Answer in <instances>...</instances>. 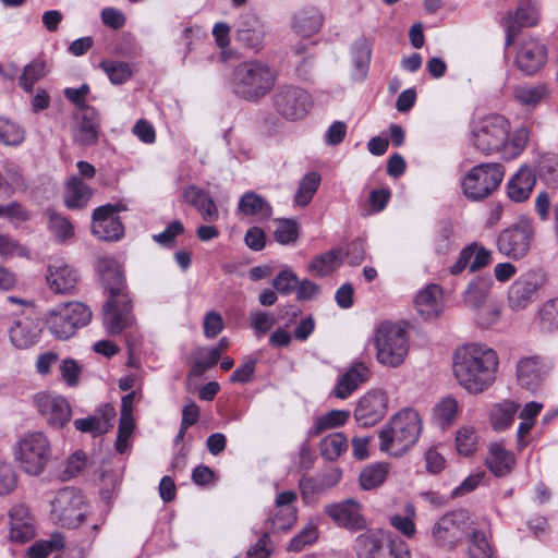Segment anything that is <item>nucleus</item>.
Returning <instances> with one entry per match:
<instances>
[{"label":"nucleus","instance_id":"9d476101","mask_svg":"<svg viewBox=\"0 0 558 558\" xmlns=\"http://www.w3.org/2000/svg\"><path fill=\"white\" fill-rule=\"evenodd\" d=\"M51 519L68 529L77 527L85 515L84 498L75 488L65 487L57 492L51 500Z\"/></svg>","mask_w":558,"mask_h":558},{"label":"nucleus","instance_id":"2eb2a0df","mask_svg":"<svg viewBox=\"0 0 558 558\" xmlns=\"http://www.w3.org/2000/svg\"><path fill=\"white\" fill-rule=\"evenodd\" d=\"M119 207L110 204L96 208L93 213L92 231L99 240L117 241L123 234V226L118 217Z\"/></svg>","mask_w":558,"mask_h":558},{"label":"nucleus","instance_id":"393cba45","mask_svg":"<svg viewBox=\"0 0 558 558\" xmlns=\"http://www.w3.org/2000/svg\"><path fill=\"white\" fill-rule=\"evenodd\" d=\"M414 304L425 319L437 318L442 311V289L435 283L428 284L416 294Z\"/></svg>","mask_w":558,"mask_h":558},{"label":"nucleus","instance_id":"49530a36","mask_svg":"<svg viewBox=\"0 0 558 558\" xmlns=\"http://www.w3.org/2000/svg\"><path fill=\"white\" fill-rule=\"evenodd\" d=\"M473 317L478 327L489 328L500 320L501 305L493 299L487 304L473 311Z\"/></svg>","mask_w":558,"mask_h":558},{"label":"nucleus","instance_id":"423d86ee","mask_svg":"<svg viewBox=\"0 0 558 558\" xmlns=\"http://www.w3.org/2000/svg\"><path fill=\"white\" fill-rule=\"evenodd\" d=\"M90 308L81 302L60 303L49 310L45 323L49 331L58 339L71 338L78 328L92 320Z\"/></svg>","mask_w":558,"mask_h":558},{"label":"nucleus","instance_id":"2f4dec72","mask_svg":"<svg viewBox=\"0 0 558 558\" xmlns=\"http://www.w3.org/2000/svg\"><path fill=\"white\" fill-rule=\"evenodd\" d=\"M486 465L496 476H505L512 470L514 465V457L500 444H493L489 447Z\"/></svg>","mask_w":558,"mask_h":558},{"label":"nucleus","instance_id":"cd10ccee","mask_svg":"<svg viewBox=\"0 0 558 558\" xmlns=\"http://www.w3.org/2000/svg\"><path fill=\"white\" fill-rule=\"evenodd\" d=\"M40 338L39 326L31 318L15 322L10 328V340L17 349H28L35 345Z\"/></svg>","mask_w":558,"mask_h":558},{"label":"nucleus","instance_id":"6e6d98bb","mask_svg":"<svg viewBox=\"0 0 558 558\" xmlns=\"http://www.w3.org/2000/svg\"><path fill=\"white\" fill-rule=\"evenodd\" d=\"M477 435L473 427L462 426L456 435V447L460 454L470 456L476 450Z\"/></svg>","mask_w":558,"mask_h":558},{"label":"nucleus","instance_id":"f03ea898","mask_svg":"<svg viewBox=\"0 0 558 558\" xmlns=\"http://www.w3.org/2000/svg\"><path fill=\"white\" fill-rule=\"evenodd\" d=\"M529 141L526 128L517 129L510 137V123L500 114H489L474 122L472 144L485 155L502 149L506 158L518 157Z\"/></svg>","mask_w":558,"mask_h":558},{"label":"nucleus","instance_id":"4c0bfd02","mask_svg":"<svg viewBox=\"0 0 558 558\" xmlns=\"http://www.w3.org/2000/svg\"><path fill=\"white\" fill-rule=\"evenodd\" d=\"M343 263V250L333 248L317 256L310 264V270L317 276H326Z\"/></svg>","mask_w":558,"mask_h":558},{"label":"nucleus","instance_id":"20e7f679","mask_svg":"<svg viewBox=\"0 0 558 558\" xmlns=\"http://www.w3.org/2000/svg\"><path fill=\"white\" fill-rule=\"evenodd\" d=\"M422 428V417L416 410H399L386 426V453L395 458L405 454L417 442Z\"/></svg>","mask_w":558,"mask_h":558},{"label":"nucleus","instance_id":"dca6fc26","mask_svg":"<svg viewBox=\"0 0 558 558\" xmlns=\"http://www.w3.org/2000/svg\"><path fill=\"white\" fill-rule=\"evenodd\" d=\"M409 353L408 324H386V366L398 367Z\"/></svg>","mask_w":558,"mask_h":558},{"label":"nucleus","instance_id":"c9c22d12","mask_svg":"<svg viewBox=\"0 0 558 558\" xmlns=\"http://www.w3.org/2000/svg\"><path fill=\"white\" fill-rule=\"evenodd\" d=\"M535 177L543 181L548 187H558V155L544 154L536 165Z\"/></svg>","mask_w":558,"mask_h":558},{"label":"nucleus","instance_id":"0e129e2a","mask_svg":"<svg viewBox=\"0 0 558 558\" xmlns=\"http://www.w3.org/2000/svg\"><path fill=\"white\" fill-rule=\"evenodd\" d=\"M275 322L274 315L264 311H254L248 315L250 326L256 335L268 332L275 325Z\"/></svg>","mask_w":558,"mask_h":558},{"label":"nucleus","instance_id":"f257e3e1","mask_svg":"<svg viewBox=\"0 0 558 558\" xmlns=\"http://www.w3.org/2000/svg\"><path fill=\"white\" fill-rule=\"evenodd\" d=\"M497 353L486 344L469 343L456 349L452 371L458 384L468 392L485 391L496 378Z\"/></svg>","mask_w":558,"mask_h":558},{"label":"nucleus","instance_id":"69168bd1","mask_svg":"<svg viewBox=\"0 0 558 558\" xmlns=\"http://www.w3.org/2000/svg\"><path fill=\"white\" fill-rule=\"evenodd\" d=\"M298 284V277L291 269L281 270L272 280V287L282 295L291 293Z\"/></svg>","mask_w":558,"mask_h":558},{"label":"nucleus","instance_id":"864d4df0","mask_svg":"<svg viewBox=\"0 0 558 558\" xmlns=\"http://www.w3.org/2000/svg\"><path fill=\"white\" fill-rule=\"evenodd\" d=\"M453 239V227L448 220L439 221L434 231V246L437 253L444 254L450 250Z\"/></svg>","mask_w":558,"mask_h":558},{"label":"nucleus","instance_id":"7ed1b4c3","mask_svg":"<svg viewBox=\"0 0 558 558\" xmlns=\"http://www.w3.org/2000/svg\"><path fill=\"white\" fill-rule=\"evenodd\" d=\"M277 80V72L258 60L239 64L233 71L234 93L245 100H257L268 94Z\"/></svg>","mask_w":558,"mask_h":558},{"label":"nucleus","instance_id":"f8f14e48","mask_svg":"<svg viewBox=\"0 0 558 558\" xmlns=\"http://www.w3.org/2000/svg\"><path fill=\"white\" fill-rule=\"evenodd\" d=\"M33 403L52 428H62L72 417V409L66 399L54 392H37L33 398Z\"/></svg>","mask_w":558,"mask_h":558},{"label":"nucleus","instance_id":"5fc2aeb1","mask_svg":"<svg viewBox=\"0 0 558 558\" xmlns=\"http://www.w3.org/2000/svg\"><path fill=\"white\" fill-rule=\"evenodd\" d=\"M298 236L299 226L296 221L291 219H279L276 221L274 238L278 243L283 245L291 244L296 241Z\"/></svg>","mask_w":558,"mask_h":558},{"label":"nucleus","instance_id":"c756f323","mask_svg":"<svg viewBox=\"0 0 558 558\" xmlns=\"http://www.w3.org/2000/svg\"><path fill=\"white\" fill-rule=\"evenodd\" d=\"M323 25V15L318 9L311 7L298 11L293 16V31L301 37H311Z\"/></svg>","mask_w":558,"mask_h":558},{"label":"nucleus","instance_id":"3c124183","mask_svg":"<svg viewBox=\"0 0 558 558\" xmlns=\"http://www.w3.org/2000/svg\"><path fill=\"white\" fill-rule=\"evenodd\" d=\"M64 547V537L61 534H53L50 539L36 542L28 548L31 558H45L56 550Z\"/></svg>","mask_w":558,"mask_h":558},{"label":"nucleus","instance_id":"5701e85b","mask_svg":"<svg viewBox=\"0 0 558 558\" xmlns=\"http://www.w3.org/2000/svg\"><path fill=\"white\" fill-rule=\"evenodd\" d=\"M537 289L538 284L534 275L520 277L509 288V306L514 311L525 308L534 300Z\"/></svg>","mask_w":558,"mask_h":558},{"label":"nucleus","instance_id":"338daca9","mask_svg":"<svg viewBox=\"0 0 558 558\" xmlns=\"http://www.w3.org/2000/svg\"><path fill=\"white\" fill-rule=\"evenodd\" d=\"M318 537V532L315 525L308 524L296 536L292 538L288 549L292 551H300L306 545L313 544Z\"/></svg>","mask_w":558,"mask_h":558},{"label":"nucleus","instance_id":"bb28decb","mask_svg":"<svg viewBox=\"0 0 558 558\" xmlns=\"http://www.w3.org/2000/svg\"><path fill=\"white\" fill-rule=\"evenodd\" d=\"M98 113L93 108H84L78 116V124L74 131V140L81 146H90L97 143L99 135Z\"/></svg>","mask_w":558,"mask_h":558},{"label":"nucleus","instance_id":"f3484780","mask_svg":"<svg viewBox=\"0 0 558 558\" xmlns=\"http://www.w3.org/2000/svg\"><path fill=\"white\" fill-rule=\"evenodd\" d=\"M361 505L353 498L325 507V512L339 526L359 531L366 526V520L361 514Z\"/></svg>","mask_w":558,"mask_h":558},{"label":"nucleus","instance_id":"473e14b6","mask_svg":"<svg viewBox=\"0 0 558 558\" xmlns=\"http://www.w3.org/2000/svg\"><path fill=\"white\" fill-rule=\"evenodd\" d=\"M93 191L78 178L73 177L69 180L64 191V203L70 209H80L85 207Z\"/></svg>","mask_w":558,"mask_h":558},{"label":"nucleus","instance_id":"a211bd4d","mask_svg":"<svg viewBox=\"0 0 558 558\" xmlns=\"http://www.w3.org/2000/svg\"><path fill=\"white\" fill-rule=\"evenodd\" d=\"M9 538L16 543H26L35 536L34 518L28 508L22 504L13 505L8 512Z\"/></svg>","mask_w":558,"mask_h":558},{"label":"nucleus","instance_id":"8fccbe9b","mask_svg":"<svg viewBox=\"0 0 558 558\" xmlns=\"http://www.w3.org/2000/svg\"><path fill=\"white\" fill-rule=\"evenodd\" d=\"M538 16L534 5L529 2L521 3L513 15L509 14L507 23L515 24L521 31L523 27H531L537 23Z\"/></svg>","mask_w":558,"mask_h":558},{"label":"nucleus","instance_id":"e433bc0d","mask_svg":"<svg viewBox=\"0 0 558 558\" xmlns=\"http://www.w3.org/2000/svg\"><path fill=\"white\" fill-rule=\"evenodd\" d=\"M322 182V175L316 171L306 173L299 182L298 190L294 194V203L300 207L307 206Z\"/></svg>","mask_w":558,"mask_h":558},{"label":"nucleus","instance_id":"de8ad7c7","mask_svg":"<svg viewBox=\"0 0 558 558\" xmlns=\"http://www.w3.org/2000/svg\"><path fill=\"white\" fill-rule=\"evenodd\" d=\"M548 95L545 85H522L514 89V98L522 105L535 106Z\"/></svg>","mask_w":558,"mask_h":558},{"label":"nucleus","instance_id":"79ce46f5","mask_svg":"<svg viewBox=\"0 0 558 558\" xmlns=\"http://www.w3.org/2000/svg\"><path fill=\"white\" fill-rule=\"evenodd\" d=\"M416 510L413 504L404 506L403 514H393L389 518L390 525L407 538H412L416 533L415 520Z\"/></svg>","mask_w":558,"mask_h":558},{"label":"nucleus","instance_id":"9b49d317","mask_svg":"<svg viewBox=\"0 0 558 558\" xmlns=\"http://www.w3.org/2000/svg\"><path fill=\"white\" fill-rule=\"evenodd\" d=\"M276 111L287 120L303 119L312 106L310 94L296 86L280 87L274 96Z\"/></svg>","mask_w":558,"mask_h":558},{"label":"nucleus","instance_id":"a18cd8bd","mask_svg":"<svg viewBox=\"0 0 558 558\" xmlns=\"http://www.w3.org/2000/svg\"><path fill=\"white\" fill-rule=\"evenodd\" d=\"M518 404L512 401H505L497 404L490 413V423L495 430H502L510 426L518 411Z\"/></svg>","mask_w":558,"mask_h":558},{"label":"nucleus","instance_id":"052dcab7","mask_svg":"<svg viewBox=\"0 0 558 558\" xmlns=\"http://www.w3.org/2000/svg\"><path fill=\"white\" fill-rule=\"evenodd\" d=\"M73 424L77 430L89 433L93 436L105 434L110 429V424H106V422L97 415L77 418Z\"/></svg>","mask_w":558,"mask_h":558},{"label":"nucleus","instance_id":"37998d69","mask_svg":"<svg viewBox=\"0 0 558 558\" xmlns=\"http://www.w3.org/2000/svg\"><path fill=\"white\" fill-rule=\"evenodd\" d=\"M459 404L453 397H445L433 409V418L441 427L451 425L458 414Z\"/></svg>","mask_w":558,"mask_h":558},{"label":"nucleus","instance_id":"a878e982","mask_svg":"<svg viewBox=\"0 0 558 558\" xmlns=\"http://www.w3.org/2000/svg\"><path fill=\"white\" fill-rule=\"evenodd\" d=\"M490 252L485 247H478L476 244H470L464 247L458 260L452 265L450 271L452 275L462 272L466 267L470 271H476L490 263Z\"/></svg>","mask_w":558,"mask_h":558},{"label":"nucleus","instance_id":"aec40b11","mask_svg":"<svg viewBox=\"0 0 558 558\" xmlns=\"http://www.w3.org/2000/svg\"><path fill=\"white\" fill-rule=\"evenodd\" d=\"M549 366L538 356L521 359L517 366L519 384L529 390H536L544 381Z\"/></svg>","mask_w":558,"mask_h":558},{"label":"nucleus","instance_id":"58836bf2","mask_svg":"<svg viewBox=\"0 0 558 558\" xmlns=\"http://www.w3.org/2000/svg\"><path fill=\"white\" fill-rule=\"evenodd\" d=\"M49 72V68L44 60H33L24 66L22 74L19 77V85L26 93H31L36 82L41 80Z\"/></svg>","mask_w":558,"mask_h":558},{"label":"nucleus","instance_id":"72a5a7b5","mask_svg":"<svg viewBox=\"0 0 558 558\" xmlns=\"http://www.w3.org/2000/svg\"><path fill=\"white\" fill-rule=\"evenodd\" d=\"M384 534L380 529L367 530L356 538L359 558H381Z\"/></svg>","mask_w":558,"mask_h":558},{"label":"nucleus","instance_id":"b1692460","mask_svg":"<svg viewBox=\"0 0 558 558\" xmlns=\"http://www.w3.org/2000/svg\"><path fill=\"white\" fill-rule=\"evenodd\" d=\"M97 268L106 289L109 291V296L129 294L120 265L114 258L109 256L99 257Z\"/></svg>","mask_w":558,"mask_h":558},{"label":"nucleus","instance_id":"39448f33","mask_svg":"<svg viewBox=\"0 0 558 558\" xmlns=\"http://www.w3.org/2000/svg\"><path fill=\"white\" fill-rule=\"evenodd\" d=\"M51 457L50 441L43 432L25 433L13 446L14 461L29 476L41 475Z\"/></svg>","mask_w":558,"mask_h":558},{"label":"nucleus","instance_id":"7c9ffc66","mask_svg":"<svg viewBox=\"0 0 558 558\" xmlns=\"http://www.w3.org/2000/svg\"><path fill=\"white\" fill-rule=\"evenodd\" d=\"M238 210L244 216H254L258 219H268L272 214L270 204L255 192H246L239 202Z\"/></svg>","mask_w":558,"mask_h":558},{"label":"nucleus","instance_id":"680f3d73","mask_svg":"<svg viewBox=\"0 0 558 558\" xmlns=\"http://www.w3.org/2000/svg\"><path fill=\"white\" fill-rule=\"evenodd\" d=\"M135 424L133 416L121 415L119 423L118 437L116 440V449L120 453H124L128 449V442L131 438Z\"/></svg>","mask_w":558,"mask_h":558},{"label":"nucleus","instance_id":"bf43d9fd","mask_svg":"<svg viewBox=\"0 0 558 558\" xmlns=\"http://www.w3.org/2000/svg\"><path fill=\"white\" fill-rule=\"evenodd\" d=\"M49 229L59 242H64L74 235L73 225L63 216L51 213L49 215Z\"/></svg>","mask_w":558,"mask_h":558},{"label":"nucleus","instance_id":"a19ab883","mask_svg":"<svg viewBox=\"0 0 558 558\" xmlns=\"http://www.w3.org/2000/svg\"><path fill=\"white\" fill-rule=\"evenodd\" d=\"M492 300L489 284L484 280L471 282L464 292V303L472 312Z\"/></svg>","mask_w":558,"mask_h":558},{"label":"nucleus","instance_id":"603ef678","mask_svg":"<svg viewBox=\"0 0 558 558\" xmlns=\"http://www.w3.org/2000/svg\"><path fill=\"white\" fill-rule=\"evenodd\" d=\"M537 320L545 331L558 329V298L547 301L541 307Z\"/></svg>","mask_w":558,"mask_h":558},{"label":"nucleus","instance_id":"c85d7f7f","mask_svg":"<svg viewBox=\"0 0 558 558\" xmlns=\"http://www.w3.org/2000/svg\"><path fill=\"white\" fill-rule=\"evenodd\" d=\"M535 182L536 177L532 170L526 166L521 167L508 183L509 197L517 203L526 201Z\"/></svg>","mask_w":558,"mask_h":558},{"label":"nucleus","instance_id":"e2e57ef3","mask_svg":"<svg viewBox=\"0 0 558 558\" xmlns=\"http://www.w3.org/2000/svg\"><path fill=\"white\" fill-rule=\"evenodd\" d=\"M354 64L361 77L366 73L367 64L371 58V48L366 39H361L355 43L352 49Z\"/></svg>","mask_w":558,"mask_h":558},{"label":"nucleus","instance_id":"6e6552de","mask_svg":"<svg viewBox=\"0 0 558 558\" xmlns=\"http://www.w3.org/2000/svg\"><path fill=\"white\" fill-rule=\"evenodd\" d=\"M504 175L505 168L501 163L489 162L474 166L462 182L463 192L470 199H483L499 186Z\"/></svg>","mask_w":558,"mask_h":558},{"label":"nucleus","instance_id":"4468645a","mask_svg":"<svg viewBox=\"0 0 558 558\" xmlns=\"http://www.w3.org/2000/svg\"><path fill=\"white\" fill-rule=\"evenodd\" d=\"M81 276L72 265L62 258L51 259L47 267L46 282L51 292L59 295H72Z\"/></svg>","mask_w":558,"mask_h":558},{"label":"nucleus","instance_id":"0eeeda50","mask_svg":"<svg viewBox=\"0 0 558 558\" xmlns=\"http://www.w3.org/2000/svg\"><path fill=\"white\" fill-rule=\"evenodd\" d=\"M470 524L469 511L464 509L448 511L433 523L428 537L434 547L453 551L461 545Z\"/></svg>","mask_w":558,"mask_h":558},{"label":"nucleus","instance_id":"1a4fd4ad","mask_svg":"<svg viewBox=\"0 0 558 558\" xmlns=\"http://www.w3.org/2000/svg\"><path fill=\"white\" fill-rule=\"evenodd\" d=\"M534 233L532 220L521 217L500 232L497 239L498 250L510 258H522L531 250Z\"/></svg>","mask_w":558,"mask_h":558},{"label":"nucleus","instance_id":"4d7b16f0","mask_svg":"<svg viewBox=\"0 0 558 558\" xmlns=\"http://www.w3.org/2000/svg\"><path fill=\"white\" fill-rule=\"evenodd\" d=\"M384 482V465L381 463L365 466L360 474V485L364 490L379 487Z\"/></svg>","mask_w":558,"mask_h":558},{"label":"nucleus","instance_id":"412c9836","mask_svg":"<svg viewBox=\"0 0 558 558\" xmlns=\"http://www.w3.org/2000/svg\"><path fill=\"white\" fill-rule=\"evenodd\" d=\"M267 35L265 24L255 15L242 16L236 28V40L245 47L258 51L263 48Z\"/></svg>","mask_w":558,"mask_h":558},{"label":"nucleus","instance_id":"ea45409f","mask_svg":"<svg viewBox=\"0 0 558 558\" xmlns=\"http://www.w3.org/2000/svg\"><path fill=\"white\" fill-rule=\"evenodd\" d=\"M468 558H497L494 546L486 534L481 530H474L469 538Z\"/></svg>","mask_w":558,"mask_h":558},{"label":"nucleus","instance_id":"4be33fe9","mask_svg":"<svg viewBox=\"0 0 558 558\" xmlns=\"http://www.w3.org/2000/svg\"><path fill=\"white\" fill-rule=\"evenodd\" d=\"M368 377V368L361 362L354 363L339 376L332 393L338 399H348Z\"/></svg>","mask_w":558,"mask_h":558},{"label":"nucleus","instance_id":"f704fd0d","mask_svg":"<svg viewBox=\"0 0 558 558\" xmlns=\"http://www.w3.org/2000/svg\"><path fill=\"white\" fill-rule=\"evenodd\" d=\"M350 418L348 410H332L320 416H317L313 426L308 430V435L316 437L325 430L343 426Z\"/></svg>","mask_w":558,"mask_h":558},{"label":"nucleus","instance_id":"774afa93","mask_svg":"<svg viewBox=\"0 0 558 558\" xmlns=\"http://www.w3.org/2000/svg\"><path fill=\"white\" fill-rule=\"evenodd\" d=\"M17 486V475L8 463H0V496H7Z\"/></svg>","mask_w":558,"mask_h":558},{"label":"nucleus","instance_id":"09e8293b","mask_svg":"<svg viewBox=\"0 0 558 558\" xmlns=\"http://www.w3.org/2000/svg\"><path fill=\"white\" fill-rule=\"evenodd\" d=\"M24 130L8 118L0 117V142L7 146H17L23 143Z\"/></svg>","mask_w":558,"mask_h":558},{"label":"nucleus","instance_id":"13d9d810","mask_svg":"<svg viewBox=\"0 0 558 558\" xmlns=\"http://www.w3.org/2000/svg\"><path fill=\"white\" fill-rule=\"evenodd\" d=\"M100 68L106 72L112 84H122L132 75L130 66L121 61L105 60L100 63Z\"/></svg>","mask_w":558,"mask_h":558},{"label":"nucleus","instance_id":"ddd939ff","mask_svg":"<svg viewBox=\"0 0 558 558\" xmlns=\"http://www.w3.org/2000/svg\"><path fill=\"white\" fill-rule=\"evenodd\" d=\"M102 322L110 335H119L134 323L129 294L109 296L102 308Z\"/></svg>","mask_w":558,"mask_h":558},{"label":"nucleus","instance_id":"c03bdc74","mask_svg":"<svg viewBox=\"0 0 558 558\" xmlns=\"http://www.w3.org/2000/svg\"><path fill=\"white\" fill-rule=\"evenodd\" d=\"M322 456L329 460H337L348 449V439L342 433L326 436L319 444Z\"/></svg>","mask_w":558,"mask_h":558},{"label":"nucleus","instance_id":"6ab92c4d","mask_svg":"<svg viewBox=\"0 0 558 558\" xmlns=\"http://www.w3.org/2000/svg\"><path fill=\"white\" fill-rule=\"evenodd\" d=\"M545 45L534 38L524 40L517 53L515 62L520 71L526 75L537 72L546 62Z\"/></svg>","mask_w":558,"mask_h":558}]
</instances>
